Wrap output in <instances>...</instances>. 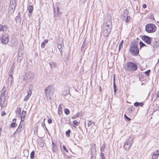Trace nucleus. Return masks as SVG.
Here are the masks:
<instances>
[{
  "label": "nucleus",
  "instance_id": "4c0bfd02",
  "mask_svg": "<svg viewBox=\"0 0 159 159\" xmlns=\"http://www.w3.org/2000/svg\"><path fill=\"white\" fill-rule=\"evenodd\" d=\"M128 110L129 112H131L134 110V108L133 107H131L128 108Z\"/></svg>",
  "mask_w": 159,
  "mask_h": 159
},
{
  "label": "nucleus",
  "instance_id": "c85d7f7f",
  "mask_svg": "<svg viewBox=\"0 0 159 159\" xmlns=\"http://www.w3.org/2000/svg\"><path fill=\"white\" fill-rule=\"evenodd\" d=\"M23 57L22 56H19L17 58V61L18 62H20L23 59Z\"/></svg>",
  "mask_w": 159,
  "mask_h": 159
},
{
  "label": "nucleus",
  "instance_id": "37998d69",
  "mask_svg": "<svg viewBox=\"0 0 159 159\" xmlns=\"http://www.w3.org/2000/svg\"><path fill=\"white\" fill-rule=\"evenodd\" d=\"M139 103L138 102H135L134 103V105L135 107H138L139 106Z\"/></svg>",
  "mask_w": 159,
  "mask_h": 159
},
{
  "label": "nucleus",
  "instance_id": "ddd939ff",
  "mask_svg": "<svg viewBox=\"0 0 159 159\" xmlns=\"http://www.w3.org/2000/svg\"><path fill=\"white\" fill-rule=\"evenodd\" d=\"M70 93V89L68 87H66L64 90L62 92V93L64 96H66Z\"/></svg>",
  "mask_w": 159,
  "mask_h": 159
},
{
  "label": "nucleus",
  "instance_id": "2eb2a0df",
  "mask_svg": "<svg viewBox=\"0 0 159 159\" xmlns=\"http://www.w3.org/2000/svg\"><path fill=\"white\" fill-rule=\"evenodd\" d=\"M63 43L58 44L57 45V48L59 50L61 55L62 54V50L63 49Z\"/></svg>",
  "mask_w": 159,
  "mask_h": 159
},
{
  "label": "nucleus",
  "instance_id": "f3484780",
  "mask_svg": "<svg viewBox=\"0 0 159 159\" xmlns=\"http://www.w3.org/2000/svg\"><path fill=\"white\" fill-rule=\"evenodd\" d=\"M13 78L12 75H10L8 80V85H11L13 83Z\"/></svg>",
  "mask_w": 159,
  "mask_h": 159
},
{
  "label": "nucleus",
  "instance_id": "20e7f679",
  "mask_svg": "<svg viewBox=\"0 0 159 159\" xmlns=\"http://www.w3.org/2000/svg\"><path fill=\"white\" fill-rule=\"evenodd\" d=\"M145 30L148 33H152L156 30V27L154 24H149L146 25Z\"/></svg>",
  "mask_w": 159,
  "mask_h": 159
},
{
  "label": "nucleus",
  "instance_id": "a19ab883",
  "mask_svg": "<svg viewBox=\"0 0 159 159\" xmlns=\"http://www.w3.org/2000/svg\"><path fill=\"white\" fill-rule=\"evenodd\" d=\"M63 149L67 152H68V151L66 149V147H65V146L64 145H63Z\"/></svg>",
  "mask_w": 159,
  "mask_h": 159
},
{
  "label": "nucleus",
  "instance_id": "de8ad7c7",
  "mask_svg": "<svg viewBox=\"0 0 159 159\" xmlns=\"http://www.w3.org/2000/svg\"><path fill=\"white\" fill-rule=\"evenodd\" d=\"M6 114V113L4 111H3L2 114L1 115L2 116H3Z\"/></svg>",
  "mask_w": 159,
  "mask_h": 159
},
{
  "label": "nucleus",
  "instance_id": "7ed1b4c3",
  "mask_svg": "<svg viewBox=\"0 0 159 159\" xmlns=\"http://www.w3.org/2000/svg\"><path fill=\"white\" fill-rule=\"evenodd\" d=\"M34 77V74L32 72L28 71L26 72L24 79L27 82H31Z\"/></svg>",
  "mask_w": 159,
  "mask_h": 159
},
{
  "label": "nucleus",
  "instance_id": "09e8293b",
  "mask_svg": "<svg viewBox=\"0 0 159 159\" xmlns=\"http://www.w3.org/2000/svg\"><path fill=\"white\" fill-rule=\"evenodd\" d=\"M144 105V103L142 102H140L139 103V106H142Z\"/></svg>",
  "mask_w": 159,
  "mask_h": 159
},
{
  "label": "nucleus",
  "instance_id": "4d7b16f0",
  "mask_svg": "<svg viewBox=\"0 0 159 159\" xmlns=\"http://www.w3.org/2000/svg\"><path fill=\"white\" fill-rule=\"evenodd\" d=\"M57 11H59V8L58 7H57Z\"/></svg>",
  "mask_w": 159,
  "mask_h": 159
},
{
  "label": "nucleus",
  "instance_id": "72a5a7b5",
  "mask_svg": "<svg viewBox=\"0 0 159 159\" xmlns=\"http://www.w3.org/2000/svg\"><path fill=\"white\" fill-rule=\"evenodd\" d=\"M64 111L65 113L67 115L70 113V111L68 109H65Z\"/></svg>",
  "mask_w": 159,
  "mask_h": 159
},
{
  "label": "nucleus",
  "instance_id": "473e14b6",
  "mask_svg": "<svg viewBox=\"0 0 159 159\" xmlns=\"http://www.w3.org/2000/svg\"><path fill=\"white\" fill-rule=\"evenodd\" d=\"M123 42H124V41L123 40H122L120 44H119V50H120V49H121V48L122 47V45H123Z\"/></svg>",
  "mask_w": 159,
  "mask_h": 159
},
{
  "label": "nucleus",
  "instance_id": "6ab92c4d",
  "mask_svg": "<svg viewBox=\"0 0 159 159\" xmlns=\"http://www.w3.org/2000/svg\"><path fill=\"white\" fill-rule=\"evenodd\" d=\"M49 64L51 69H54L57 66V63L55 62L51 61Z\"/></svg>",
  "mask_w": 159,
  "mask_h": 159
},
{
  "label": "nucleus",
  "instance_id": "5fc2aeb1",
  "mask_svg": "<svg viewBox=\"0 0 159 159\" xmlns=\"http://www.w3.org/2000/svg\"><path fill=\"white\" fill-rule=\"evenodd\" d=\"M157 97H159V91L157 93Z\"/></svg>",
  "mask_w": 159,
  "mask_h": 159
},
{
  "label": "nucleus",
  "instance_id": "c03bdc74",
  "mask_svg": "<svg viewBox=\"0 0 159 159\" xmlns=\"http://www.w3.org/2000/svg\"><path fill=\"white\" fill-rule=\"evenodd\" d=\"M140 44L141 46H146V45L144 44V43H143L141 41L140 42Z\"/></svg>",
  "mask_w": 159,
  "mask_h": 159
},
{
  "label": "nucleus",
  "instance_id": "bf43d9fd",
  "mask_svg": "<svg viewBox=\"0 0 159 159\" xmlns=\"http://www.w3.org/2000/svg\"><path fill=\"white\" fill-rule=\"evenodd\" d=\"M11 159H15V158H11Z\"/></svg>",
  "mask_w": 159,
  "mask_h": 159
},
{
  "label": "nucleus",
  "instance_id": "9d476101",
  "mask_svg": "<svg viewBox=\"0 0 159 159\" xmlns=\"http://www.w3.org/2000/svg\"><path fill=\"white\" fill-rule=\"evenodd\" d=\"M142 39L148 44H150L151 41L152 39L147 36H144L142 37Z\"/></svg>",
  "mask_w": 159,
  "mask_h": 159
},
{
  "label": "nucleus",
  "instance_id": "4be33fe9",
  "mask_svg": "<svg viewBox=\"0 0 159 159\" xmlns=\"http://www.w3.org/2000/svg\"><path fill=\"white\" fill-rule=\"evenodd\" d=\"M62 109L61 105L60 104L58 106V113L59 115H61L62 114Z\"/></svg>",
  "mask_w": 159,
  "mask_h": 159
},
{
  "label": "nucleus",
  "instance_id": "1a4fd4ad",
  "mask_svg": "<svg viewBox=\"0 0 159 159\" xmlns=\"http://www.w3.org/2000/svg\"><path fill=\"white\" fill-rule=\"evenodd\" d=\"M9 40L8 35L7 34H5L2 35V43L6 44L7 43Z\"/></svg>",
  "mask_w": 159,
  "mask_h": 159
},
{
  "label": "nucleus",
  "instance_id": "8fccbe9b",
  "mask_svg": "<svg viewBox=\"0 0 159 159\" xmlns=\"http://www.w3.org/2000/svg\"><path fill=\"white\" fill-rule=\"evenodd\" d=\"M146 7H147V6L146 4H143V8H146Z\"/></svg>",
  "mask_w": 159,
  "mask_h": 159
},
{
  "label": "nucleus",
  "instance_id": "cd10ccee",
  "mask_svg": "<svg viewBox=\"0 0 159 159\" xmlns=\"http://www.w3.org/2000/svg\"><path fill=\"white\" fill-rule=\"evenodd\" d=\"M26 112L25 111H23L22 112V114L21 117H23V118H25V116H26Z\"/></svg>",
  "mask_w": 159,
  "mask_h": 159
},
{
  "label": "nucleus",
  "instance_id": "a878e982",
  "mask_svg": "<svg viewBox=\"0 0 159 159\" xmlns=\"http://www.w3.org/2000/svg\"><path fill=\"white\" fill-rule=\"evenodd\" d=\"M7 27L6 25L1 26V31L2 30L3 31H5L7 30Z\"/></svg>",
  "mask_w": 159,
  "mask_h": 159
},
{
  "label": "nucleus",
  "instance_id": "423d86ee",
  "mask_svg": "<svg viewBox=\"0 0 159 159\" xmlns=\"http://www.w3.org/2000/svg\"><path fill=\"white\" fill-rule=\"evenodd\" d=\"M133 143V139L130 137L125 143L124 145V148L126 150H129L131 147L132 144Z\"/></svg>",
  "mask_w": 159,
  "mask_h": 159
},
{
  "label": "nucleus",
  "instance_id": "6e6552de",
  "mask_svg": "<svg viewBox=\"0 0 159 159\" xmlns=\"http://www.w3.org/2000/svg\"><path fill=\"white\" fill-rule=\"evenodd\" d=\"M130 52L134 56H136L138 55L139 52L138 48L136 45H133L130 48Z\"/></svg>",
  "mask_w": 159,
  "mask_h": 159
},
{
  "label": "nucleus",
  "instance_id": "3c124183",
  "mask_svg": "<svg viewBox=\"0 0 159 159\" xmlns=\"http://www.w3.org/2000/svg\"><path fill=\"white\" fill-rule=\"evenodd\" d=\"M116 85L115 84V82H114V84H113V87L114 88H116Z\"/></svg>",
  "mask_w": 159,
  "mask_h": 159
},
{
  "label": "nucleus",
  "instance_id": "412c9836",
  "mask_svg": "<svg viewBox=\"0 0 159 159\" xmlns=\"http://www.w3.org/2000/svg\"><path fill=\"white\" fill-rule=\"evenodd\" d=\"M122 18L126 22H128L129 20L130 19L129 16H128L125 15H124L123 16Z\"/></svg>",
  "mask_w": 159,
  "mask_h": 159
},
{
  "label": "nucleus",
  "instance_id": "6e6d98bb",
  "mask_svg": "<svg viewBox=\"0 0 159 159\" xmlns=\"http://www.w3.org/2000/svg\"><path fill=\"white\" fill-rule=\"evenodd\" d=\"M84 43H83V45H82V48H84V46L85 45V44H84Z\"/></svg>",
  "mask_w": 159,
  "mask_h": 159
},
{
  "label": "nucleus",
  "instance_id": "e433bc0d",
  "mask_svg": "<svg viewBox=\"0 0 159 159\" xmlns=\"http://www.w3.org/2000/svg\"><path fill=\"white\" fill-rule=\"evenodd\" d=\"M70 132V129H69L67 131H66V134L67 136L68 137L69 136Z\"/></svg>",
  "mask_w": 159,
  "mask_h": 159
},
{
  "label": "nucleus",
  "instance_id": "052dcab7",
  "mask_svg": "<svg viewBox=\"0 0 159 159\" xmlns=\"http://www.w3.org/2000/svg\"><path fill=\"white\" fill-rule=\"evenodd\" d=\"M18 109H20V110H21V109L20 108H19Z\"/></svg>",
  "mask_w": 159,
  "mask_h": 159
},
{
  "label": "nucleus",
  "instance_id": "603ef678",
  "mask_svg": "<svg viewBox=\"0 0 159 159\" xmlns=\"http://www.w3.org/2000/svg\"><path fill=\"white\" fill-rule=\"evenodd\" d=\"M21 121H24V118H23V117H22V118L21 117Z\"/></svg>",
  "mask_w": 159,
  "mask_h": 159
},
{
  "label": "nucleus",
  "instance_id": "4468645a",
  "mask_svg": "<svg viewBox=\"0 0 159 159\" xmlns=\"http://www.w3.org/2000/svg\"><path fill=\"white\" fill-rule=\"evenodd\" d=\"M32 93V91L31 89H30L27 91V94L25 96L24 98V101H27L31 96Z\"/></svg>",
  "mask_w": 159,
  "mask_h": 159
},
{
  "label": "nucleus",
  "instance_id": "aec40b11",
  "mask_svg": "<svg viewBox=\"0 0 159 159\" xmlns=\"http://www.w3.org/2000/svg\"><path fill=\"white\" fill-rule=\"evenodd\" d=\"M9 6L16 7V0H11Z\"/></svg>",
  "mask_w": 159,
  "mask_h": 159
},
{
  "label": "nucleus",
  "instance_id": "864d4df0",
  "mask_svg": "<svg viewBox=\"0 0 159 159\" xmlns=\"http://www.w3.org/2000/svg\"><path fill=\"white\" fill-rule=\"evenodd\" d=\"M114 92L115 93V94L116 92V88H114Z\"/></svg>",
  "mask_w": 159,
  "mask_h": 159
},
{
  "label": "nucleus",
  "instance_id": "13d9d810",
  "mask_svg": "<svg viewBox=\"0 0 159 159\" xmlns=\"http://www.w3.org/2000/svg\"><path fill=\"white\" fill-rule=\"evenodd\" d=\"M76 116H74L73 117V119H75V118H76Z\"/></svg>",
  "mask_w": 159,
  "mask_h": 159
},
{
  "label": "nucleus",
  "instance_id": "b1692460",
  "mask_svg": "<svg viewBox=\"0 0 159 159\" xmlns=\"http://www.w3.org/2000/svg\"><path fill=\"white\" fill-rule=\"evenodd\" d=\"M48 42V39H45L41 44V47L43 48H44L45 45V44L47 43Z\"/></svg>",
  "mask_w": 159,
  "mask_h": 159
},
{
  "label": "nucleus",
  "instance_id": "79ce46f5",
  "mask_svg": "<svg viewBox=\"0 0 159 159\" xmlns=\"http://www.w3.org/2000/svg\"><path fill=\"white\" fill-rule=\"evenodd\" d=\"M150 72V70H148L147 71L145 72V74L147 75L148 76V74Z\"/></svg>",
  "mask_w": 159,
  "mask_h": 159
},
{
  "label": "nucleus",
  "instance_id": "a18cd8bd",
  "mask_svg": "<svg viewBox=\"0 0 159 159\" xmlns=\"http://www.w3.org/2000/svg\"><path fill=\"white\" fill-rule=\"evenodd\" d=\"M101 156L102 157V158L103 159L104 158H105L104 154L102 152H101Z\"/></svg>",
  "mask_w": 159,
  "mask_h": 159
},
{
  "label": "nucleus",
  "instance_id": "c756f323",
  "mask_svg": "<svg viewBox=\"0 0 159 159\" xmlns=\"http://www.w3.org/2000/svg\"><path fill=\"white\" fill-rule=\"evenodd\" d=\"M128 14H129L128 11L127 9H125L124 11V14L123 15V16L124 15L128 16Z\"/></svg>",
  "mask_w": 159,
  "mask_h": 159
},
{
  "label": "nucleus",
  "instance_id": "5701e85b",
  "mask_svg": "<svg viewBox=\"0 0 159 159\" xmlns=\"http://www.w3.org/2000/svg\"><path fill=\"white\" fill-rule=\"evenodd\" d=\"M12 120L13 122L11 123V125L13 127H16L17 125L15 123L16 120V119H14Z\"/></svg>",
  "mask_w": 159,
  "mask_h": 159
},
{
  "label": "nucleus",
  "instance_id": "a211bd4d",
  "mask_svg": "<svg viewBox=\"0 0 159 159\" xmlns=\"http://www.w3.org/2000/svg\"><path fill=\"white\" fill-rule=\"evenodd\" d=\"M16 7L9 6L8 8V12L10 14H11L14 12Z\"/></svg>",
  "mask_w": 159,
  "mask_h": 159
},
{
  "label": "nucleus",
  "instance_id": "f8f14e48",
  "mask_svg": "<svg viewBox=\"0 0 159 159\" xmlns=\"http://www.w3.org/2000/svg\"><path fill=\"white\" fill-rule=\"evenodd\" d=\"M6 90V88L4 87L2 89V90L1 91V92L2 93V94L1 96V97H2V99L3 100V101H4L5 98V93Z\"/></svg>",
  "mask_w": 159,
  "mask_h": 159
},
{
  "label": "nucleus",
  "instance_id": "f03ea898",
  "mask_svg": "<svg viewBox=\"0 0 159 159\" xmlns=\"http://www.w3.org/2000/svg\"><path fill=\"white\" fill-rule=\"evenodd\" d=\"M55 90V88L51 85L48 86L45 88V94L47 99H51L53 97Z\"/></svg>",
  "mask_w": 159,
  "mask_h": 159
},
{
  "label": "nucleus",
  "instance_id": "f704fd0d",
  "mask_svg": "<svg viewBox=\"0 0 159 159\" xmlns=\"http://www.w3.org/2000/svg\"><path fill=\"white\" fill-rule=\"evenodd\" d=\"M34 151H33L30 154V158L31 159H33L34 157Z\"/></svg>",
  "mask_w": 159,
  "mask_h": 159
},
{
  "label": "nucleus",
  "instance_id": "dca6fc26",
  "mask_svg": "<svg viewBox=\"0 0 159 159\" xmlns=\"http://www.w3.org/2000/svg\"><path fill=\"white\" fill-rule=\"evenodd\" d=\"M52 149L53 152H57L58 151V149L56 144L53 142L52 143Z\"/></svg>",
  "mask_w": 159,
  "mask_h": 159
},
{
  "label": "nucleus",
  "instance_id": "58836bf2",
  "mask_svg": "<svg viewBox=\"0 0 159 159\" xmlns=\"http://www.w3.org/2000/svg\"><path fill=\"white\" fill-rule=\"evenodd\" d=\"M92 124V122L90 120H89L87 123V126L89 127Z\"/></svg>",
  "mask_w": 159,
  "mask_h": 159
},
{
  "label": "nucleus",
  "instance_id": "0eeeda50",
  "mask_svg": "<svg viewBox=\"0 0 159 159\" xmlns=\"http://www.w3.org/2000/svg\"><path fill=\"white\" fill-rule=\"evenodd\" d=\"M91 158L90 159H95L96 155V147L95 144H92L91 147Z\"/></svg>",
  "mask_w": 159,
  "mask_h": 159
},
{
  "label": "nucleus",
  "instance_id": "393cba45",
  "mask_svg": "<svg viewBox=\"0 0 159 159\" xmlns=\"http://www.w3.org/2000/svg\"><path fill=\"white\" fill-rule=\"evenodd\" d=\"M28 10L29 12L31 13L33 11V7L31 5H29L28 7Z\"/></svg>",
  "mask_w": 159,
  "mask_h": 159
},
{
  "label": "nucleus",
  "instance_id": "9b49d317",
  "mask_svg": "<svg viewBox=\"0 0 159 159\" xmlns=\"http://www.w3.org/2000/svg\"><path fill=\"white\" fill-rule=\"evenodd\" d=\"M159 156V150H157L152 153L151 159H157Z\"/></svg>",
  "mask_w": 159,
  "mask_h": 159
},
{
  "label": "nucleus",
  "instance_id": "680f3d73",
  "mask_svg": "<svg viewBox=\"0 0 159 159\" xmlns=\"http://www.w3.org/2000/svg\"><path fill=\"white\" fill-rule=\"evenodd\" d=\"M102 159H105V158H104L103 159V158H102Z\"/></svg>",
  "mask_w": 159,
  "mask_h": 159
},
{
  "label": "nucleus",
  "instance_id": "49530a36",
  "mask_svg": "<svg viewBox=\"0 0 159 159\" xmlns=\"http://www.w3.org/2000/svg\"><path fill=\"white\" fill-rule=\"evenodd\" d=\"M48 122L49 124H51L52 122V120L51 119H49L48 120Z\"/></svg>",
  "mask_w": 159,
  "mask_h": 159
},
{
  "label": "nucleus",
  "instance_id": "e2e57ef3",
  "mask_svg": "<svg viewBox=\"0 0 159 159\" xmlns=\"http://www.w3.org/2000/svg\"><path fill=\"white\" fill-rule=\"evenodd\" d=\"M45 119H44V120H45Z\"/></svg>",
  "mask_w": 159,
  "mask_h": 159
},
{
  "label": "nucleus",
  "instance_id": "39448f33",
  "mask_svg": "<svg viewBox=\"0 0 159 159\" xmlns=\"http://www.w3.org/2000/svg\"><path fill=\"white\" fill-rule=\"evenodd\" d=\"M126 67L127 69L130 71H134L137 70L138 68L137 65L132 62L127 63Z\"/></svg>",
  "mask_w": 159,
  "mask_h": 159
},
{
  "label": "nucleus",
  "instance_id": "bb28decb",
  "mask_svg": "<svg viewBox=\"0 0 159 159\" xmlns=\"http://www.w3.org/2000/svg\"><path fill=\"white\" fill-rule=\"evenodd\" d=\"M73 123L74 124V127H76L79 124V122H78L76 120H74L73 121Z\"/></svg>",
  "mask_w": 159,
  "mask_h": 159
},
{
  "label": "nucleus",
  "instance_id": "7c9ffc66",
  "mask_svg": "<svg viewBox=\"0 0 159 159\" xmlns=\"http://www.w3.org/2000/svg\"><path fill=\"white\" fill-rule=\"evenodd\" d=\"M14 67L12 66L10 69V75H12L13 73Z\"/></svg>",
  "mask_w": 159,
  "mask_h": 159
},
{
  "label": "nucleus",
  "instance_id": "f257e3e1",
  "mask_svg": "<svg viewBox=\"0 0 159 159\" xmlns=\"http://www.w3.org/2000/svg\"><path fill=\"white\" fill-rule=\"evenodd\" d=\"M109 20L105 23L103 25L102 33L104 36L107 37L111 31L112 28V22L110 16H107Z\"/></svg>",
  "mask_w": 159,
  "mask_h": 159
},
{
  "label": "nucleus",
  "instance_id": "2f4dec72",
  "mask_svg": "<svg viewBox=\"0 0 159 159\" xmlns=\"http://www.w3.org/2000/svg\"><path fill=\"white\" fill-rule=\"evenodd\" d=\"M153 46L155 48H157L158 46V43H157V41H154L153 44Z\"/></svg>",
  "mask_w": 159,
  "mask_h": 159
},
{
  "label": "nucleus",
  "instance_id": "c9c22d12",
  "mask_svg": "<svg viewBox=\"0 0 159 159\" xmlns=\"http://www.w3.org/2000/svg\"><path fill=\"white\" fill-rule=\"evenodd\" d=\"M105 146L104 144H103L102 145V147H101L100 148V150L101 151V152H103L105 149Z\"/></svg>",
  "mask_w": 159,
  "mask_h": 159
},
{
  "label": "nucleus",
  "instance_id": "ea45409f",
  "mask_svg": "<svg viewBox=\"0 0 159 159\" xmlns=\"http://www.w3.org/2000/svg\"><path fill=\"white\" fill-rule=\"evenodd\" d=\"M124 117L125 118L127 119L128 121H129L130 120V119L125 114L124 115Z\"/></svg>",
  "mask_w": 159,
  "mask_h": 159
}]
</instances>
